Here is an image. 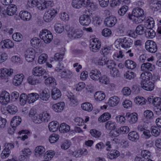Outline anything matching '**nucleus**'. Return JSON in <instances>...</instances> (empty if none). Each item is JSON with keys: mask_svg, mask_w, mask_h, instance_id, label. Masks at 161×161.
<instances>
[{"mask_svg": "<svg viewBox=\"0 0 161 161\" xmlns=\"http://www.w3.org/2000/svg\"><path fill=\"white\" fill-rule=\"evenodd\" d=\"M59 129L61 132H67L69 130L70 127L65 123H63L61 124Z\"/></svg>", "mask_w": 161, "mask_h": 161, "instance_id": "3c124183", "label": "nucleus"}, {"mask_svg": "<svg viewBox=\"0 0 161 161\" xmlns=\"http://www.w3.org/2000/svg\"><path fill=\"white\" fill-rule=\"evenodd\" d=\"M141 85L144 89L147 91H151L153 90L154 88V83L150 81L145 82Z\"/></svg>", "mask_w": 161, "mask_h": 161, "instance_id": "cd10ccee", "label": "nucleus"}, {"mask_svg": "<svg viewBox=\"0 0 161 161\" xmlns=\"http://www.w3.org/2000/svg\"><path fill=\"white\" fill-rule=\"evenodd\" d=\"M120 99L117 96H114L109 98L108 104L110 107H114L117 106L119 102Z\"/></svg>", "mask_w": 161, "mask_h": 161, "instance_id": "6ab92c4d", "label": "nucleus"}, {"mask_svg": "<svg viewBox=\"0 0 161 161\" xmlns=\"http://www.w3.org/2000/svg\"><path fill=\"white\" fill-rule=\"evenodd\" d=\"M115 119L117 123L121 124H124L126 120L124 116L120 115L117 116L115 118Z\"/></svg>", "mask_w": 161, "mask_h": 161, "instance_id": "052dcab7", "label": "nucleus"}, {"mask_svg": "<svg viewBox=\"0 0 161 161\" xmlns=\"http://www.w3.org/2000/svg\"><path fill=\"white\" fill-rule=\"evenodd\" d=\"M45 151V147L42 146L36 147L34 149V153L37 158H41L43 156Z\"/></svg>", "mask_w": 161, "mask_h": 161, "instance_id": "dca6fc26", "label": "nucleus"}, {"mask_svg": "<svg viewBox=\"0 0 161 161\" xmlns=\"http://www.w3.org/2000/svg\"><path fill=\"white\" fill-rule=\"evenodd\" d=\"M115 46L117 48L120 47L124 48L130 47L132 44L131 40L129 38H124L117 39L114 42Z\"/></svg>", "mask_w": 161, "mask_h": 161, "instance_id": "f03ea898", "label": "nucleus"}, {"mask_svg": "<svg viewBox=\"0 0 161 161\" xmlns=\"http://www.w3.org/2000/svg\"><path fill=\"white\" fill-rule=\"evenodd\" d=\"M47 58L48 56L47 54H42L38 57V62L40 64H44L47 61Z\"/></svg>", "mask_w": 161, "mask_h": 161, "instance_id": "8fccbe9b", "label": "nucleus"}, {"mask_svg": "<svg viewBox=\"0 0 161 161\" xmlns=\"http://www.w3.org/2000/svg\"><path fill=\"white\" fill-rule=\"evenodd\" d=\"M32 74L35 76L40 77L46 75L44 76L45 78L49 76L48 72L43 69L42 67L39 66H36L33 69Z\"/></svg>", "mask_w": 161, "mask_h": 161, "instance_id": "0eeeda50", "label": "nucleus"}, {"mask_svg": "<svg viewBox=\"0 0 161 161\" xmlns=\"http://www.w3.org/2000/svg\"><path fill=\"white\" fill-rule=\"evenodd\" d=\"M150 130L152 135L153 136L157 137L160 135L161 130L158 126H153L151 127Z\"/></svg>", "mask_w": 161, "mask_h": 161, "instance_id": "f704fd0d", "label": "nucleus"}, {"mask_svg": "<svg viewBox=\"0 0 161 161\" xmlns=\"http://www.w3.org/2000/svg\"><path fill=\"white\" fill-rule=\"evenodd\" d=\"M57 14V10L54 8H51L46 11L45 13L43 19L46 22L51 21Z\"/></svg>", "mask_w": 161, "mask_h": 161, "instance_id": "39448f33", "label": "nucleus"}, {"mask_svg": "<svg viewBox=\"0 0 161 161\" xmlns=\"http://www.w3.org/2000/svg\"><path fill=\"white\" fill-rule=\"evenodd\" d=\"M94 97L97 101H102L104 99L105 95L102 91H97L95 93Z\"/></svg>", "mask_w": 161, "mask_h": 161, "instance_id": "e433bc0d", "label": "nucleus"}, {"mask_svg": "<svg viewBox=\"0 0 161 161\" xmlns=\"http://www.w3.org/2000/svg\"><path fill=\"white\" fill-rule=\"evenodd\" d=\"M111 115L109 113H104L98 119V121L100 122H104L109 120L111 118Z\"/></svg>", "mask_w": 161, "mask_h": 161, "instance_id": "4c0bfd02", "label": "nucleus"}, {"mask_svg": "<svg viewBox=\"0 0 161 161\" xmlns=\"http://www.w3.org/2000/svg\"><path fill=\"white\" fill-rule=\"evenodd\" d=\"M145 48L149 52L153 53L157 50V46L156 43L153 41L148 40L145 43Z\"/></svg>", "mask_w": 161, "mask_h": 161, "instance_id": "6e6552de", "label": "nucleus"}, {"mask_svg": "<svg viewBox=\"0 0 161 161\" xmlns=\"http://www.w3.org/2000/svg\"><path fill=\"white\" fill-rule=\"evenodd\" d=\"M82 30L78 28L71 27L67 31L68 37L72 39L79 38L81 37L83 34Z\"/></svg>", "mask_w": 161, "mask_h": 161, "instance_id": "20e7f679", "label": "nucleus"}, {"mask_svg": "<svg viewBox=\"0 0 161 161\" xmlns=\"http://www.w3.org/2000/svg\"><path fill=\"white\" fill-rule=\"evenodd\" d=\"M139 136L138 134L136 131L130 132L128 135V138L130 141L136 142L139 139Z\"/></svg>", "mask_w": 161, "mask_h": 161, "instance_id": "bb28decb", "label": "nucleus"}, {"mask_svg": "<svg viewBox=\"0 0 161 161\" xmlns=\"http://www.w3.org/2000/svg\"><path fill=\"white\" fill-rule=\"evenodd\" d=\"M31 43L32 47L37 48L42 46V43L41 40L37 37L32 39L31 41Z\"/></svg>", "mask_w": 161, "mask_h": 161, "instance_id": "473e14b6", "label": "nucleus"}, {"mask_svg": "<svg viewBox=\"0 0 161 161\" xmlns=\"http://www.w3.org/2000/svg\"><path fill=\"white\" fill-rule=\"evenodd\" d=\"M17 10V6L14 4H11L8 6L6 9L7 14L9 16L14 15Z\"/></svg>", "mask_w": 161, "mask_h": 161, "instance_id": "c85d7f7f", "label": "nucleus"}, {"mask_svg": "<svg viewBox=\"0 0 161 161\" xmlns=\"http://www.w3.org/2000/svg\"><path fill=\"white\" fill-rule=\"evenodd\" d=\"M27 95L25 93H22L20 96L19 101L21 105H24L27 102Z\"/></svg>", "mask_w": 161, "mask_h": 161, "instance_id": "5fc2aeb1", "label": "nucleus"}, {"mask_svg": "<svg viewBox=\"0 0 161 161\" xmlns=\"http://www.w3.org/2000/svg\"><path fill=\"white\" fill-rule=\"evenodd\" d=\"M27 81L28 83L32 85H37L41 82L39 79L32 76H30L27 78Z\"/></svg>", "mask_w": 161, "mask_h": 161, "instance_id": "2f4dec72", "label": "nucleus"}, {"mask_svg": "<svg viewBox=\"0 0 161 161\" xmlns=\"http://www.w3.org/2000/svg\"><path fill=\"white\" fill-rule=\"evenodd\" d=\"M12 38L13 40L16 42H19L22 40L23 36L19 32L14 33L12 35Z\"/></svg>", "mask_w": 161, "mask_h": 161, "instance_id": "6e6d98bb", "label": "nucleus"}, {"mask_svg": "<svg viewBox=\"0 0 161 161\" xmlns=\"http://www.w3.org/2000/svg\"><path fill=\"white\" fill-rule=\"evenodd\" d=\"M135 103L138 105H143L145 104V99L142 97H137L135 99Z\"/></svg>", "mask_w": 161, "mask_h": 161, "instance_id": "13d9d810", "label": "nucleus"}, {"mask_svg": "<svg viewBox=\"0 0 161 161\" xmlns=\"http://www.w3.org/2000/svg\"><path fill=\"white\" fill-rule=\"evenodd\" d=\"M10 153L9 150H7L4 149L1 154V157L3 159H5L8 157Z\"/></svg>", "mask_w": 161, "mask_h": 161, "instance_id": "338daca9", "label": "nucleus"}, {"mask_svg": "<svg viewBox=\"0 0 161 161\" xmlns=\"http://www.w3.org/2000/svg\"><path fill=\"white\" fill-rule=\"evenodd\" d=\"M152 76V74L149 72H145L141 74L140 76L142 79L141 84L149 81Z\"/></svg>", "mask_w": 161, "mask_h": 161, "instance_id": "a878e982", "label": "nucleus"}, {"mask_svg": "<svg viewBox=\"0 0 161 161\" xmlns=\"http://www.w3.org/2000/svg\"><path fill=\"white\" fill-rule=\"evenodd\" d=\"M101 46V42L98 38H93L90 40L89 47L92 52L94 53L97 52L100 50Z\"/></svg>", "mask_w": 161, "mask_h": 161, "instance_id": "423d86ee", "label": "nucleus"}, {"mask_svg": "<svg viewBox=\"0 0 161 161\" xmlns=\"http://www.w3.org/2000/svg\"><path fill=\"white\" fill-rule=\"evenodd\" d=\"M81 107L83 110L87 111H91L93 109L92 104L88 102H86L81 104Z\"/></svg>", "mask_w": 161, "mask_h": 161, "instance_id": "49530a36", "label": "nucleus"}, {"mask_svg": "<svg viewBox=\"0 0 161 161\" xmlns=\"http://www.w3.org/2000/svg\"><path fill=\"white\" fill-rule=\"evenodd\" d=\"M124 76L125 78L129 80L133 79L136 76V75L133 72L131 71H128L124 74Z\"/></svg>", "mask_w": 161, "mask_h": 161, "instance_id": "bf43d9fd", "label": "nucleus"}, {"mask_svg": "<svg viewBox=\"0 0 161 161\" xmlns=\"http://www.w3.org/2000/svg\"><path fill=\"white\" fill-rule=\"evenodd\" d=\"M71 5L75 8H79L81 7V1L80 0H73Z\"/></svg>", "mask_w": 161, "mask_h": 161, "instance_id": "0e129e2a", "label": "nucleus"}, {"mask_svg": "<svg viewBox=\"0 0 161 161\" xmlns=\"http://www.w3.org/2000/svg\"><path fill=\"white\" fill-rule=\"evenodd\" d=\"M21 121V118L18 116H15L12 119L11 122V125L12 127H16L19 125Z\"/></svg>", "mask_w": 161, "mask_h": 161, "instance_id": "79ce46f5", "label": "nucleus"}, {"mask_svg": "<svg viewBox=\"0 0 161 161\" xmlns=\"http://www.w3.org/2000/svg\"><path fill=\"white\" fill-rule=\"evenodd\" d=\"M19 16L22 19L25 21L29 20L31 18V14L25 11H20L19 14Z\"/></svg>", "mask_w": 161, "mask_h": 161, "instance_id": "c756f323", "label": "nucleus"}, {"mask_svg": "<svg viewBox=\"0 0 161 161\" xmlns=\"http://www.w3.org/2000/svg\"><path fill=\"white\" fill-rule=\"evenodd\" d=\"M61 96L60 90L56 87L53 88L51 90V96L54 100H57Z\"/></svg>", "mask_w": 161, "mask_h": 161, "instance_id": "412c9836", "label": "nucleus"}, {"mask_svg": "<svg viewBox=\"0 0 161 161\" xmlns=\"http://www.w3.org/2000/svg\"><path fill=\"white\" fill-rule=\"evenodd\" d=\"M39 35L40 38L46 43H50L53 39L52 34L50 31L46 29L41 31Z\"/></svg>", "mask_w": 161, "mask_h": 161, "instance_id": "7ed1b4c3", "label": "nucleus"}, {"mask_svg": "<svg viewBox=\"0 0 161 161\" xmlns=\"http://www.w3.org/2000/svg\"><path fill=\"white\" fill-rule=\"evenodd\" d=\"M129 122L130 124L136 123L138 120V115L136 113L130 114L128 115Z\"/></svg>", "mask_w": 161, "mask_h": 161, "instance_id": "37998d69", "label": "nucleus"}, {"mask_svg": "<svg viewBox=\"0 0 161 161\" xmlns=\"http://www.w3.org/2000/svg\"><path fill=\"white\" fill-rule=\"evenodd\" d=\"M116 22V18L114 16H111L105 19L104 23L107 26L112 27L115 24Z\"/></svg>", "mask_w": 161, "mask_h": 161, "instance_id": "f3484780", "label": "nucleus"}, {"mask_svg": "<svg viewBox=\"0 0 161 161\" xmlns=\"http://www.w3.org/2000/svg\"><path fill=\"white\" fill-rule=\"evenodd\" d=\"M7 110L9 114H15L18 111L17 107L12 104L8 105L7 107Z\"/></svg>", "mask_w": 161, "mask_h": 161, "instance_id": "09e8293b", "label": "nucleus"}, {"mask_svg": "<svg viewBox=\"0 0 161 161\" xmlns=\"http://www.w3.org/2000/svg\"><path fill=\"white\" fill-rule=\"evenodd\" d=\"M154 21L153 18L148 17L146 19L144 26L147 29H152L154 26Z\"/></svg>", "mask_w": 161, "mask_h": 161, "instance_id": "b1692460", "label": "nucleus"}, {"mask_svg": "<svg viewBox=\"0 0 161 161\" xmlns=\"http://www.w3.org/2000/svg\"><path fill=\"white\" fill-rule=\"evenodd\" d=\"M55 152L53 150H49L46 152L44 156V159L47 161H49L53 157Z\"/></svg>", "mask_w": 161, "mask_h": 161, "instance_id": "c03bdc74", "label": "nucleus"}, {"mask_svg": "<svg viewBox=\"0 0 161 161\" xmlns=\"http://www.w3.org/2000/svg\"><path fill=\"white\" fill-rule=\"evenodd\" d=\"M25 76L23 74H19L14 76L13 80V84L15 86H19L22 82Z\"/></svg>", "mask_w": 161, "mask_h": 161, "instance_id": "2eb2a0df", "label": "nucleus"}, {"mask_svg": "<svg viewBox=\"0 0 161 161\" xmlns=\"http://www.w3.org/2000/svg\"><path fill=\"white\" fill-rule=\"evenodd\" d=\"M35 51L32 47L28 48L25 52L24 57L25 60L28 62L33 61L35 58Z\"/></svg>", "mask_w": 161, "mask_h": 161, "instance_id": "1a4fd4ad", "label": "nucleus"}, {"mask_svg": "<svg viewBox=\"0 0 161 161\" xmlns=\"http://www.w3.org/2000/svg\"><path fill=\"white\" fill-rule=\"evenodd\" d=\"M154 65L149 63H144L141 66V69L142 71H152L153 69Z\"/></svg>", "mask_w": 161, "mask_h": 161, "instance_id": "72a5a7b5", "label": "nucleus"}, {"mask_svg": "<svg viewBox=\"0 0 161 161\" xmlns=\"http://www.w3.org/2000/svg\"><path fill=\"white\" fill-rule=\"evenodd\" d=\"M40 117H41L42 122H47L50 120L51 116L47 112L44 111L40 114Z\"/></svg>", "mask_w": 161, "mask_h": 161, "instance_id": "7c9ffc66", "label": "nucleus"}, {"mask_svg": "<svg viewBox=\"0 0 161 161\" xmlns=\"http://www.w3.org/2000/svg\"><path fill=\"white\" fill-rule=\"evenodd\" d=\"M91 78L94 81L98 80L101 76V74L100 71L97 69L92 70L89 74Z\"/></svg>", "mask_w": 161, "mask_h": 161, "instance_id": "a211bd4d", "label": "nucleus"}, {"mask_svg": "<svg viewBox=\"0 0 161 161\" xmlns=\"http://www.w3.org/2000/svg\"><path fill=\"white\" fill-rule=\"evenodd\" d=\"M59 136L56 134H53L49 137V142L51 143H54L56 142L59 139Z\"/></svg>", "mask_w": 161, "mask_h": 161, "instance_id": "680f3d73", "label": "nucleus"}, {"mask_svg": "<svg viewBox=\"0 0 161 161\" xmlns=\"http://www.w3.org/2000/svg\"><path fill=\"white\" fill-rule=\"evenodd\" d=\"M39 97L42 101H48L50 97V93L48 90L44 89L40 93Z\"/></svg>", "mask_w": 161, "mask_h": 161, "instance_id": "393cba45", "label": "nucleus"}, {"mask_svg": "<svg viewBox=\"0 0 161 161\" xmlns=\"http://www.w3.org/2000/svg\"><path fill=\"white\" fill-rule=\"evenodd\" d=\"M59 124L56 121H53L50 122L48 125L49 130L52 132L57 131L58 127Z\"/></svg>", "mask_w": 161, "mask_h": 161, "instance_id": "c9c22d12", "label": "nucleus"}, {"mask_svg": "<svg viewBox=\"0 0 161 161\" xmlns=\"http://www.w3.org/2000/svg\"><path fill=\"white\" fill-rule=\"evenodd\" d=\"M144 115L147 119H150L153 117V112L151 110H147L144 112Z\"/></svg>", "mask_w": 161, "mask_h": 161, "instance_id": "774afa93", "label": "nucleus"}, {"mask_svg": "<svg viewBox=\"0 0 161 161\" xmlns=\"http://www.w3.org/2000/svg\"><path fill=\"white\" fill-rule=\"evenodd\" d=\"M119 156V151L116 149H113L109 151L107 154V156L108 159L112 160L117 158Z\"/></svg>", "mask_w": 161, "mask_h": 161, "instance_id": "5701e85b", "label": "nucleus"}, {"mask_svg": "<svg viewBox=\"0 0 161 161\" xmlns=\"http://www.w3.org/2000/svg\"><path fill=\"white\" fill-rule=\"evenodd\" d=\"M141 155L145 159H148L149 158L151 155V153L149 151L144 150L142 151Z\"/></svg>", "mask_w": 161, "mask_h": 161, "instance_id": "69168bd1", "label": "nucleus"}, {"mask_svg": "<svg viewBox=\"0 0 161 161\" xmlns=\"http://www.w3.org/2000/svg\"><path fill=\"white\" fill-rule=\"evenodd\" d=\"M14 45V43L9 39L3 40L0 43V46L3 49L11 48Z\"/></svg>", "mask_w": 161, "mask_h": 161, "instance_id": "4468645a", "label": "nucleus"}, {"mask_svg": "<svg viewBox=\"0 0 161 161\" xmlns=\"http://www.w3.org/2000/svg\"><path fill=\"white\" fill-rule=\"evenodd\" d=\"M144 12L143 10L140 8H134L132 11V14L129 15L130 19L134 20L136 24L142 22V18L144 17Z\"/></svg>", "mask_w": 161, "mask_h": 161, "instance_id": "f257e3e1", "label": "nucleus"}, {"mask_svg": "<svg viewBox=\"0 0 161 161\" xmlns=\"http://www.w3.org/2000/svg\"><path fill=\"white\" fill-rule=\"evenodd\" d=\"M45 83L46 85H50L52 86H54L56 85L55 79L52 77H48L45 80Z\"/></svg>", "mask_w": 161, "mask_h": 161, "instance_id": "864d4df0", "label": "nucleus"}, {"mask_svg": "<svg viewBox=\"0 0 161 161\" xmlns=\"http://www.w3.org/2000/svg\"><path fill=\"white\" fill-rule=\"evenodd\" d=\"M91 14H83L80 16L79 21L80 24L83 26L88 25L91 22Z\"/></svg>", "mask_w": 161, "mask_h": 161, "instance_id": "9b49d317", "label": "nucleus"}, {"mask_svg": "<svg viewBox=\"0 0 161 161\" xmlns=\"http://www.w3.org/2000/svg\"><path fill=\"white\" fill-rule=\"evenodd\" d=\"M125 64L127 68L131 69H134L136 66V64L135 62L130 59L126 60Z\"/></svg>", "mask_w": 161, "mask_h": 161, "instance_id": "ea45409f", "label": "nucleus"}, {"mask_svg": "<svg viewBox=\"0 0 161 161\" xmlns=\"http://www.w3.org/2000/svg\"><path fill=\"white\" fill-rule=\"evenodd\" d=\"M54 30L55 32L58 34L62 33L64 30V26L59 23H56L54 25Z\"/></svg>", "mask_w": 161, "mask_h": 161, "instance_id": "a18cd8bd", "label": "nucleus"}, {"mask_svg": "<svg viewBox=\"0 0 161 161\" xmlns=\"http://www.w3.org/2000/svg\"><path fill=\"white\" fill-rule=\"evenodd\" d=\"M105 127L108 130H111L115 129L116 127V125L115 122L109 121L106 123Z\"/></svg>", "mask_w": 161, "mask_h": 161, "instance_id": "de8ad7c7", "label": "nucleus"}, {"mask_svg": "<svg viewBox=\"0 0 161 161\" xmlns=\"http://www.w3.org/2000/svg\"><path fill=\"white\" fill-rule=\"evenodd\" d=\"M145 34L147 37L151 39L153 38L155 36V33L152 29H147Z\"/></svg>", "mask_w": 161, "mask_h": 161, "instance_id": "603ef678", "label": "nucleus"}, {"mask_svg": "<svg viewBox=\"0 0 161 161\" xmlns=\"http://www.w3.org/2000/svg\"><path fill=\"white\" fill-rule=\"evenodd\" d=\"M27 102L29 103H31L39 99V95L36 93H32L29 94L27 95Z\"/></svg>", "mask_w": 161, "mask_h": 161, "instance_id": "4be33fe9", "label": "nucleus"}, {"mask_svg": "<svg viewBox=\"0 0 161 161\" xmlns=\"http://www.w3.org/2000/svg\"><path fill=\"white\" fill-rule=\"evenodd\" d=\"M10 102V95L6 91L1 92L0 95V103L3 104H6Z\"/></svg>", "mask_w": 161, "mask_h": 161, "instance_id": "f8f14e48", "label": "nucleus"}, {"mask_svg": "<svg viewBox=\"0 0 161 161\" xmlns=\"http://www.w3.org/2000/svg\"><path fill=\"white\" fill-rule=\"evenodd\" d=\"M67 97L68 99H69V103L70 106H74L77 104L78 103L77 100L72 93H69Z\"/></svg>", "mask_w": 161, "mask_h": 161, "instance_id": "a19ab883", "label": "nucleus"}, {"mask_svg": "<svg viewBox=\"0 0 161 161\" xmlns=\"http://www.w3.org/2000/svg\"><path fill=\"white\" fill-rule=\"evenodd\" d=\"M65 106V103L64 102H60L53 104L52 108L55 112L59 113L61 112L64 109Z\"/></svg>", "mask_w": 161, "mask_h": 161, "instance_id": "aec40b11", "label": "nucleus"}, {"mask_svg": "<svg viewBox=\"0 0 161 161\" xmlns=\"http://www.w3.org/2000/svg\"><path fill=\"white\" fill-rule=\"evenodd\" d=\"M13 73V70L11 69L1 68L0 69V77L3 79H6L11 76Z\"/></svg>", "mask_w": 161, "mask_h": 161, "instance_id": "ddd939ff", "label": "nucleus"}, {"mask_svg": "<svg viewBox=\"0 0 161 161\" xmlns=\"http://www.w3.org/2000/svg\"><path fill=\"white\" fill-rule=\"evenodd\" d=\"M53 3L51 1H46L45 0H38L36 2V6L40 10H43L48 7H51Z\"/></svg>", "mask_w": 161, "mask_h": 161, "instance_id": "9d476101", "label": "nucleus"}, {"mask_svg": "<svg viewBox=\"0 0 161 161\" xmlns=\"http://www.w3.org/2000/svg\"><path fill=\"white\" fill-rule=\"evenodd\" d=\"M90 133L92 136L96 138L99 137L101 135V133L100 131L94 129L91 130Z\"/></svg>", "mask_w": 161, "mask_h": 161, "instance_id": "4d7b16f0", "label": "nucleus"}, {"mask_svg": "<svg viewBox=\"0 0 161 161\" xmlns=\"http://www.w3.org/2000/svg\"><path fill=\"white\" fill-rule=\"evenodd\" d=\"M128 9V7L126 5L121 7L118 11V14L120 16H123Z\"/></svg>", "mask_w": 161, "mask_h": 161, "instance_id": "e2e57ef3", "label": "nucleus"}, {"mask_svg": "<svg viewBox=\"0 0 161 161\" xmlns=\"http://www.w3.org/2000/svg\"><path fill=\"white\" fill-rule=\"evenodd\" d=\"M73 76L72 73L69 70H65L60 73L61 77L64 79L71 78Z\"/></svg>", "mask_w": 161, "mask_h": 161, "instance_id": "58836bf2", "label": "nucleus"}]
</instances>
